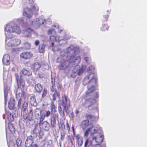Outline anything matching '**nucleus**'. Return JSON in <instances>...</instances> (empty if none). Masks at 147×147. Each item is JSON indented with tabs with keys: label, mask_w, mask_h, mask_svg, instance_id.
<instances>
[{
	"label": "nucleus",
	"mask_w": 147,
	"mask_h": 147,
	"mask_svg": "<svg viewBox=\"0 0 147 147\" xmlns=\"http://www.w3.org/2000/svg\"><path fill=\"white\" fill-rule=\"evenodd\" d=\"M32 21L34 22V27L37 26H39L43 24L45 22V19L41 18H39L36 21L34 20Z\"/></svg>",
	"instance_id": "19"
},
{
	"label": "nucleus",
	"mask_w": 147,
	"mask_h": 147,
	"mask_svg": "<svg viewBox=\"0 0 147 147\" xmlns=\"http://www.w3.org/2000/svg\"><path fill=\"white\" fill-rule=\"evenodd\" d=\"M40 42L39 40H36L34 44L36 46H38Z\"/></svg>",
	"instance_id": "53"
},
{
	"label": "nucleus",
	"mask_w": 147,
	"mask_h": 147,
	"mask_svg": "<svg viewBox=\"0 0 147 147\" xmlns=\"http://www.w3.org/2000/svg\"><path fill=\"white\" fill-rule=\"evenodd\" d=\"M78 69L74 68L72 70V72L71 75V76L73 78H75L77 75Z\"/></svg>",
	"instance_id": "33"
},
{
	"label": "nucleus",
	"mask_w": 147,
	"mask_h": 147,
	"mask_svg": "<svg viewBox=\"0 0 147 147\" xmlns=\"http://www.w3.org/2000/svg\"><path fill=\"white\" fill-rule=\"evenodd\" d=\"M15 76L18 85L16 91V97H20V95L22 94L24 96L26 94L24 91V89L25 88V82L21 76L19 78L18 74H16Z\"/></svg>",
	"instance_id": "2"
},
{
	"label": "nucleus",
	"mask_w": 147,
	"mask_h": 147,
	"mask_svg": "<svg viewBox=\"0 0 147 147\" xmlns=\"http://www.w3.org/2000/svg\"><path fill=\"white\" fill-rule=\"evenodd\" d=\"M33 117V111L30 110L29 113L24 115L23 118L24 120H26V122L30 121L32 119Z\"/></svg>",
	"instance_id": "14"
},
{
	"label": "nucleus",
	"mask_w": 147,
	"mask_h": 147,
	"mask_svg": "<svg viewBox=\"0 0 147 147\" xmlns=\"http://www.w3.org/2000/svg\"><path fill=\"white\" fill-rule=\"evenodd\" d=\"M17 22L19 25H21L25 26V25L26 23L28 22H26L25 23H24L23 19L22 18H19L17 20Z\"/></svg>",
	"instance_id": "36"
},
{
	"label": "nucleus",
	"mask_w": 147,
	"mask_h": 147,
	"mask_svg": "<svg viewBox=\"0 0 147 147\" xmlns=\"http://www.w3.org/2000/svg\"><path fill=\"white\" fill-rule=\"evenodd\" d=\"M66 128L69 131H70V128L69 124L68 122H67L66 123Z\"/></svg>",
	"instance_id": "52"
},
{
	"label": "nucleus",
	"mask_w": 147,
	"mask_h": 147,
	"mask_svg": "<svg viewBox=\"0 0 147 147\" xmlns=\"http://www.w3.org/2000/svg\"><path fill=\"white\" fill-rule=\"evenodd\" d=\"M97 98H96L95 99V100H92V101L91 102L90 101H85L86 102H89V103L91 104V105H89L88 107V109L89 110H93L94 109V107L93 106V105H92V104L96 102V99ZM85 101H86V100H85Z\"/></svg>",
	"instance_id": "31"
},
{
	"label": "nucleus",
	"mask_w": 147,
	"mask_h": 147,
	"mask_svg": "<svg viewBox=\"0 0 147 147\" xmlns=\"http://www.w3.org/2000/svg\"><path fill=\"white\" fill-rule=\"evenodd\" d=\"M109 27L107 25L104 24L102 25V26L101 28V30L102 32H105L108 30Z\"/></svg>",
	"instance_id": "38"
},
{
	"label": "nucleus",
	"mask_w": 147,
	"mask_h": 147,
	"mask_svg": "<svg viewBox=\"0 0 147 147\" xmlns=\"http://www.w3.org/2000/svg\"><path fill=\"white\" fill-rule=\"evenodd\" d=\"M93 140H92V138H90L89 136V138L86 140L85 143V147H86L88 145V146L91 145L92 144Z\"/></svg>",
	"instance_id": "29"
},
{
	"label": "nucleus",
	"mask_w": 147,
	"mask_h": 147,
	"mask_svg": "<svg viewBox=\"0 0 147 147\" xmlns=\"http://www.w3.org/2000/svg\"><path fill=\"white\" fill-rule=\"evenodd\" d=\"M52 86L51 88V91L52 92V96L53 97V100L55 101L56 100L57 96L59 97L60 96V93H58L55 88V82H53L52 80L51 81Z\"/></svg>",
	"instance_id": "7"
},
{
	"label": "nucleus",
	"mask_w": 147,
	"mask_h": 147,
	"mask_svg": "<svg viewBox=\"0 0 147 147\" xmlns=\"http://www.w3.org/2000/svg\"><path fill=\"white\" fill-rule=\"evenodd\" d=\"M48 34L49 35H51L50 40L51 42H55L57 41L59 42L62 39L60 36H55L56 32L54 29H50L48 31Z\"/></svg>",
	"instance_id": "6"
},
{
	"label": "nucleus",
	"mask_w": 147,
	"mask_h": 147,
	"mask_svg": "<svg viewBox=\"0 0 147 147\" xmlns=\"http://www.w3.org/2000/svg\"><path fill=\"white\" fill-rule=\"evenodd\" d=\"M5 113L7 116V117H9V116H10V115H11V112H9L8 111H7L6 110H5Z\"/></svg>",
	"instance_id": "48"
},
{
	"label": "nucleus",
	"mask_w": 147,
	"mask_h": 147,
	"mask_svg": "<svg viewBox=\"0 0 147 147\" xmlns=\"http://www.w3.org/2000/svg\"><path fill=\"white\" fill-rule=\"evenodd\" d=\"M42 111V110H41L39 108H36L34 112V114L35 116H38L39 115V113H40V114Z\"/></svg>",
	"instance_id": "42"
},
{
	"label": "nucleus",
	"mask_w": 147,
	"mask_h": 147,
	"mask_svg": "<svg viewBox=\"0 0 147 147\" xmlns=\"http://www.w3.org/2000/svg\"><path fill=\"white\" fill-rule=\"evenodd\" d=\"M62 57H63L61 56V57H58V58L57 59V62H59V61H58V60H59V59H60V58H61H61H62Z\"/></svg>",
	"instance_id": "56"
},
{
	"label": "nucleus",
	"mask_w": 147,
	"mask_h": 147,
	"mask_svg": "<svg viewBox=\"0 0 147 147\" xmlns=\"http://www.w3.org/2000/svg\"><path fill=\"white\" fill-rule=\"evenodd\" d=\"M58 112L60 114H61L62 112V108L60 105L58 106Z\"/></svg>",
	"instance_id": "50"
},
{
	"label": "nucleus",
	"mask_w": 147,
	"mask_h": 147,
	"mask_svg": "<svg viewBox=\"0 0 147 147\" xmlns=\"http://www.w3.org/2000/svg\"><path fill=\"white\" fill-rule=\"evenodd\" d=\"M21 43V40L18 38L15 39L10 40L7 44L9 47L16 46L19 45Z\"/></svg>",
	"instance_id": "11"
},
{
	"label": "nucleus",
	"mask_w": 147,
	"mask_h": 147,
	"mask_svg": "<svg viewBox=\"0 0 147 147\" xmlns=\"http://www.w3.org/2000/svg\"><path fill=\"white\" fill-rule=\"evenodd\" d=\"M39 119V126L40 128L43 130L48 131L49 129L50 125L49 122L47 121H41L40 118Z\"/></svg>",
	"instance_id": "9"
},
{
	"label": "nucleus",
	"mask_w": 147,
	"mask_h": 147,
	"mask_svg": "<svg viewBox=\"0 0 147 147\" xmlns=\"http://www.w3.org/2000/svg\"><path fill=\"white\" fill-rule=\"evenodd\" d=\"M83 143V139L82 138H81L80 140L78 141V145L79 146H81L82 145Z\"/></svg>",
	"instance_id": "47"
},
{
	"label": "nucleus",
	"mask_w": 147,
	"mask_h": 147,
	"mask_svg": "<svg viewBox=\"0 0 147 147\" xmlns=\"http://www.w3.org/2000/svg\"><path fill=\"white\" fill-rule=\"evenodd\" d=\"M7 119L9 121V122H12L14 120L13 115H11L7 117Z\"/></svg>",
	"instance_id": "44"
},
{
	"label": "nucleus",
	"mask_w": 147,
	"mask_h": 147,
	"mask_svg": "<svg viewBox=\"0 0 147 147\" xmlns=\"http://www.w3.org/2000/svg\"><path fill=\"white\" fill-rule=\"evenodd\" d=\"M76 138L78 140H78H79L80 137H79V135H77L76 136Z\"/></svg>",
	"instance_id": "58"
},
{
	"label": "nucleus",
	"mask_w": 147,
	"mask_h": 147,
	"mask_svg": "<svg viewBox=\"0 0 147 147\" xmlns=\"http://www.w3.org/2000/svg\"><path fill=\"white\" fill-rule=\"evenodd\" d=\"M73 130V135H69L68 136V138L69 139V140L70 141L71 143V144L72 145L74 144V138L75 137V132L74 131V127L73 126L72 127Z\"/></svg>",
	"instance_id": "24"
},
{
	"label": "nucleus",
	"mask_w": 147,
	"mask_h": 147,
	"mask_svg": "<svg viewBox=\"0 0 147 147\" xmlns=\"http://www.w3.org/2000/svg\"><path fill=\"white\" fill-rule=\"evenodd\" d=\"M85 103H82V106H84L85 105Z\"/></svg>",
	"instance_id": "64"
},
{
	"label": "nucleus",
	"mask_w": 147,
	"mask_h": 147,
	"mask_svg": "<svg viewBox=\"0 0 147 147\" xmlns=\"http://www.w3.org/2000/svg\"><path fill=\"white\" fill-rule=\"evenodd\" d=\"M94 116L91 114H86L85 115V118L87 119H92Z\"/></svg>",
	"instance_id": "45"
},
{
	"label": "nucleus",
	"mask_w": 147,
	"mask_h": 147,
	"mask_svg": "<svg viewBox=\"0 0 147 147\" xmlns=\"http://www.w3.org/2000/svg\"><path fill=\"white\" fill-rule=\"evenodd\" d=\"M9 91V90L7 87L5 88L4 89V104L5 105H6L7 100L8 93Z\"/></svg>",
	"instance_id": "23"
},
{
	"label": "nucleus",
	"mask_w": 147,
	"mask_h": 147,
	"mask_svg": "<svg viewBox=\"0 0 147 147\" xmlns=\"http://www.w3.org/2000/svg\"><path fill=\"white\" fill-rule=\"evenodd\" d=\"M70 63L68 60H65L58 66V68L61 70H65L68 67Z\"/></svg>",
	"instance_id": "12"
},
{
	"label": "nucleus",
	"mask_w": 147,
	"mask_h": 147,
	"mask_svg": "<svg viewBox=\"0 0 147 147\" xmlns=\"http://www.w3.org/2000/svg\"><path fill=\"white\" fill-rule=\"evenodd\" d=\"M28 103L26 102H24L23 105H22L21 111H22L24 112L26 111L28 107Z\"/></svg>",
	"instance_id": "32"
},
{
	"label": "nucleus",
	"mask_w": 147,
	"mask_h": 147,
	"mask_svg": "<svg viewBox=\"0 0 147 147\" xmlns=\"http://www.w3.org/2000/svg\"><path fill=\"white\" fill-rule=\"evenodd\" d=\"M97 80L94 76V75L90 74L85 77L83 81L82 84L85 86L87 85V90L86 91L84 98L86 101H91L95 100V99L98 97L97 92H93L95 90L94 85L96 84Z\"/></svg>",
	"instance_id": "1"
},
{
	"label": "nucleus",
	"mask_w": 147,
	"mask_h": 147,
	"mask_svg": "<svg viewBox=\"0 0 147 147\" xmlns=\"http://www.w3.org/2000/svg\"><path fill=\"white\" fill-rule=\"evenodd\" d=\"M65 100H62L61 105L63 107L64 109L67 111L68 109V107L67 105V98L66 96H65Z\"/></svg>",
	"instance_id": "21"
},
{
	"label": "nucleus",
	"mask_w": 147,
	"mask_h": 147,
	"mask_svg": "<svg viewBox=\"0 0 147 147\" xmlns=\"http://www.w3.org/2000/svg\"><path fill=\"white\" fill-rule=\"evenodd\" d=\"M30 101L31 105L34 106L35 104H36V100L35 95H33L31 97Z\"/></svg>",
	"instance_id": "34"
},
{
	"label": "nucleus",
	"mask_w": 147,
	"mask_h": 147,
	"mask_svg": "<svg viewBox=\"0 0 147 147\" xmlns=\"http://www.w3.org/2000/svg\"><path fill=\"white\" fill-rule=\"evenodd\" d=\"M48 93V91L47 89L46 88H44L43 90L42 98H43L45 97L47 95Z\"/></svg>",
	"instance_id": "41"
},
{
	"label": "nucleus",
	"mask_w": 147,
	"mask_h": 147,
	"mask_svg": "<svg viewBox=\"0 0 147 147\" xmlns=\"http://www.w3.org/2000/svg\"><path fill=\"white\" fill-rule=\"evenodd\" d=\"M79 113V111L78 110H76L75 111V113L76 114H78Z\"/></svg>",
	"instance_id": "59"
},
{
	"label": "nucleus",
	"mask_w": 147,
	"mask_h": 147,
	"mask_svg": "<svg viewBox=\"0 0 147 147\" xmlns=\"http://www.w3.org/2000/svg\"><path fill=\"white\" fill-rule=\"evenodd\" d=\"M15 101L13 99H10L8 102V107L10 110H12L14 108Z\"/></svg>",
	"instance_id": "26"
},
{
	"label": "nucleus",
	"mask_w": 147,
	"mask_h": 147,
	"mask_svg": "<svg viewBox=\"0 0 147 147\" xmlns=\"http://www.w3.org/2000/svg\"><path fill=\"white\" fill-rule=\"evenodd\" d=\"M90 123L88 119L82 121L80 124V125L83 129H85L89 126Z\"/></svg>",
	"instance_id": "20"
},
{
	"label": "nucleus",
	"mask_w": 147,
	"mask_h": 147,
	"mask_svg": "<svg viewBox=\"0 0 147 147\" xmlns=\"http://www.w3.org/2000/svg\"><path fill=\"white\" fill-rule=\"evenodd\" d=\"M22 73L24 76L26 77L30 76L32 74L31 70L25 67L22 69Z\"/></svg>",
	"instance_id": "15"
},
{
	"label": "nucleus",
	"mask_w": 147,
	"mask_h": 147,
	"mask_svg": "<svg viewBox=\"0 0 147 147\" xmlns=\"http://www.w3.org/2000/svg\"><path fill=\"white\" fill-rule=\"evenodd\" d=\"M34 22L30 20L25 25V29L23 31L24 36L26 37H30L31 33L34 31L33 28L34 27Z\"/></svg>",
	"instance_id": "4"
},
{
	"label": "nucleus",
	"mask_w": 147,
	"mask_h": 147,
	"mask_svg": "<svg viewBox=\"0 0 147 147\" xmlns=\"http://www.w3.org/2000/svg\"><path fill=\"white\" fill-rule=\"evenodd\" d=\"M66 135V132L64 130H62L61 132V137L60 139L61 140H64Z\"/></svg>",
	"instance_id": "40"
},
{
	"label": "nucleus",
	"mask_w": 147,
	"mask_h": 147,
	"mask_svg": "<svg viewBox=\"0 0 147 147\" xmlns=\"http://www.w3.org/2000/svg\"><path fill=\"white\" fill-rule=\"evenodd\" d=\"M25 45L26 49H29L30 47V45L28 42L25 43Z\"/></svg>",
	"instance_id": "51"
},
{
	"label": "nucleus",
	"mask_w": 147,
	"mask_h": 147,
	"mask_svg": "<svg viewBox=\"0 0 147 147\" xmlns=\"http://www.w3.org/2000/svg\"><path fill=\"white\" fill-rule=\"evenodd\" d=\"M8 125L9 129L10 132L12 133H14L15 131V129L13 124L10 122H9Z\"/></svg>",
	"instance_id": "27"
},
{
	"label": "nucleus",
	"mask_w": 147,
	"mask_h": 147,
	"mask_svg": "<svg viewBox=\"0 0 147 147\" xmlns=\"http://www.w3.org/2000/svg\"><path fill=\"white\" fill-rule=\"evenodd\" d=\"M54 42H51V44H52V47L53 46V45H54Z\"/></svg>",
	"instance_id": "63"
},
{
	"label": "nucleus",
	"mask_w": 147,
	"mask_h": 147,
	"mask_svg": "<svg viewBox=\"0 0 147 147\" xmlns=\"http://www.w3.org/2000/svg\"><path fill=\"white\" fill-rule=\"evenodd\" d=\"M109 17V15L107 14L103 15L101 19L102 22L103 23L106 22L108 20Z\"/></svg>",
	"instance_id": "35"
},
{
	"label": "nucleus",
	"mask_w": 147,
	"mask_h": 147,
	"mask_svg": "<svg viewBox=\"0 0 147 147\" xmlns=\"http://www.w3.org/2000/svg\"><path fill=\"white\" fill-rule=\"evenodd\" d=\"M65 37V38L66 39V40H67V39H69L70 38V36H68V37H67V38H66V37Z\"/></svg>",
	"instance_id": "57"
},
{
	"label": "nucleus",
	"mask_w": 147,
	"mask_h": 147,
	"mask_svg": "<svg viewBox=\"0 0 147 147\" xmlns=\"http://www.w3.org/2000/svg\"><path fill=\"white\" fill-rule=\"evenodd\" d=\"M33 142V138L32 136H28L25 142L26 147H32V144Z\"/></svg>",
	"instance_id": "16"
},
{
	"label": "nucleus",
	"mask_w": 147,
	"mask_h": 147,
	"mask_svg": "<svg viewBox=\"0 0 147 147\" xmlns=\"http://www.w3.org/2000/svg\"><path fill=\"white\" fill-rule=\"evenodd\" d=\"M58 127L60 130H64L65 129V127L64 123L63 120L60 121L59 123L58 124Z\"/></svg>",
	"instance_id": "28"
},
{
	"label": "nucleus",
	"mask_w": 147,
	"mask_h": 147,
	"mask_svg": "<svg viewBox=\"0 0 147 147\" xmlns=\"http://www.w3.org/2000/svg\"><path fill=\"white\" fill-rule=\"evenodd\" d=\"M34 89L36 92L40 93L42 90V86L40 84L38 83L35 84L34 87Z\"/></svg>",
	"instance_id": "22"
},
{
	"label": "nucleus",
	"mask_w": 147,
	"mask_h": 147,
	"mask_svg": "<svg viewBox=\"0 0 147 147\" xmlns=\"http://www.w3.org/2000/svg\"><path fill=\"white\" fill-rule=\"evenodd\" d=\"M63 31V30H59L58 31V32L59 33H61V32L62 31Z\"/></svg>",
	"instance_id": "61"
},
{
	"label": "nucleus",
	"mask_w": 147,
	"mask_h": 147,
	"mask_svg": "<svg viewBox=\"0 0 147 147\" xmlns=\"http://www.w3.org/2000/svg\"><path fill=\"white\" fill-rule=\"evenodd\" d=\"M51 111L52 112L53 111L54 112L56 111L57 107L56 106L53 102H52L51 105Z\"/></svg>",
	"instance_id": "39"
},
{
	"label": "nucleus",
	"mask_w": 147,
	"mask_h": 147,
	"mask_svg": "<svg viewBox=\"0 0 147 147\" xmlns=\"http://www.w3.org/2000/svg\"><path fill=\"white\" fill-rule=\"evenodd\" d=\"M5 29L7 32L10 33L15 32L19 34L21 32L19 27L16 24H14L13 26L7 25L5 27Z\"/></svg>",
	"instance_id": "5"
},
{
	"label": "nucleus",
	"mask_w": 147,
	"mask_h": 147,
	"mask_svg": "<svg viewBox=\"0 0 147 147\" xmlns=\"http://www.w3.org/2000/svg\"><path fill=\"white\" fill-rule=\"evenodd\" d=\"M92 126L87 128V129L85 132L84 134V137H87L88 136L89 132H90L91 130L92 129Z\"/></svg>",
	"instance_id": "37"
},
{
	"label": "nucleus",
	"mask_w": 147,
	"mask_h": 147,
	"mask_svg": "<svg viewBox=\"0 0 147 147\" xmlns=\"http://www.w3.org/2000/svg\"><path fill=\"white\" fill-rule=\"evenodd\" d=\"M10 57L8 54L4 55L2 61L3 63L6 65H8L10 64Z\"/></svg>",
	"instance_id": "18"
},
{
	"label": "nucleus",
	"mask_w": 147,
	"mask_h": 147,
	"mask_svg": "<svg viewBox=\"0 0 147 147\" xmlns=\"http://www.w3.org/2000/svg\"><path fill=\"white\" fill-rule=\"evenodd\" d=\"M50 124L52 127L53 128L56 123L55 117L54 115H53L50 118Z\"/></svg>",
	"instance_id": "30"
},
{
	"label": "nucleus",
	"mask_w": 147,
	"mask_h": 147,
	"mask_svg": "<svg viewBox=\"0 0 147 147\" xmlns=\"http://www.w3.org/2000/svg\"><path fill=\"white\" fill-rule=\"evenodd\" d=\"M15 112L16 113V114L15 115V117L18 116V114L17 111H15Z\"/></svg>",
	"instance_id": "60"
},
{
	"label": "nucleus",
	"mask_w": 147,
	"mask_h": 147,
	"mask_svg": "<svg viewBox=\"0 0 147 147\" xmlns=\"http://www.w3.org/2000/svg\"><path fill=\"white\" fill-rule=\"evenodd\" d=\"M21 102H22V99L21 98H20L18 100V107H20V106L21 104Z\"/></svg>",
	"instance_id": "49"
},
{
	"label": "nucleus",
	"mask_w": 147,
	"mask_h": 147,
	"mask_svg": "<svg viewBox=\"0 0 147 147\" xmlns=\"http://www.w3.org/2000/svg\"><path fill=\"white\" fill-rule=\"evenodd\" d=\"M45 45L44 44H41L39 45L38 51L40 53H44L45 51Z\"/></svg>",
	"instance_id": "25"
},
{
	"label": "nucleus",
	"mask_w": 147,
	"mask_h": 147,
	"mask_svg": "<svg viewBox=\"0 0 147 147\" xmlns=\"http://www.w3.org/2000/svg\"><path fill=\"white\" fill-rule=\"evenodd\" d=\"M34 147H38V145L36 144H34Z\"/></svg>",
	"instance_id": "62"
},
{
	"label": "nucleus",
	"mask_w": 147,
	"mask_h": 147,
	"mask_svg": "<svg viewBox=\"0 0 147 147\" xmlns=\"http://www.w3.org/2000/svg\"><path fill=\"white\" fill-rule=\"evenodd\" d=\"M33 56L32 53L30 52L25 51L21 53L20 55L21 60H26L32 58Z\"/></svg>",
	"instance_id": "8"
},
{
	"label": "nucleus",
	"mask_w": 147,
	"mask_h": 147,
	"mask_svg": "<svg viewBox=\"0 0 147 147\" xmlns=\"http://www.w3.org/2000/svg\"><path fill=\"white\" fill-rule=\"evenodd\" d=\"M29 3L30 4H33L34 1V0H28Z\"/></svg>",
	"instance_id": "55"
},
{
	"label": "nucleus",
	"mask_w": 147,
	"mask_h": 147,
	"mask_svg": "<svg viewBox=\"0 0 147 147\" xmlns=\"http://www.w3.org/2000/svg\"><path fill=\"white\" fill-rule=\"evenodd\" d=\"M32 9L33 11L35 12H37L38 10V7L35 4L32 7Z\"/></svg>",
	"instance_id": "43"
},
{
	"label": "nucleus",
	"mask_w": 147,
	"mask_h": 147,
	"mask_svg": "<svg viewBox=\"0 0 147 147\" xmlns=\"http://www.w3.org/2000/svg\"><path fill=\"white\" fill-rule=\"evenodd\" d=\"M40 67L41 65L39 63L35 62L32 65L31 68L34 72H36L40 69Z\"/></svg>",
	"instance_id": "17"
},
{
	"label": "nucleus",
	"mask_w": 147,
	"mask_h": 147,
	"mask_svg": "<svg viewBox=\"0 0 147 147\" xmlns=\"http://www.w3.org/2000/svg\"><path fill=\"white\" fill-rule=\"evenodd\" d=\"M94 132H91L90 134V138H92V140H95L97 144L93 146V147H101L100 144L101 143L103 140V135H97V131L95 129H94Z\"/></svg>",
	"instance_id": "3"
},
{
	"label": "nucleus",
	"mask_w": 147,
	"mask_h": 147,
	"mask_svg": "<svg viewBox=\"0 0 147 147\" xmlns=\"http://www.w3.org/2000/svg\"><path fill=\"white\" fill-rule=\"evenodd\" d=\"M70 117L72 119H74V115L73 112H72L70 114Z\"/></svg>",
	"instance_id": "54"
},
{
	"label": "nucleus",
	"mask_w": 147,
	"mask_h": 147,
	"mask_svg": "<svg viewBox=\"0 0 147 147\" xmlns=\"http://www.w3.org/2000/svg\"><path fill=\"white\" fill-rule=\"evenodd\" d=\"M83 71L82 68H80L79 69H78L77 75H80L81 74L83 73Z\"/></svg>",
	"instance_id": "46"
},
{
	"label": "nucleus",
	"mask_w": 147,
	"mask_h": 147,
	"mask_svg": "<svg viewBox=\"0 0 147 147\" xmlns=\"http://www.w3.org/2000/svg\"><path fill=\"white\" fill-rule=\"evenodd\" d=\"M51 114V112L49 110H42L39 118H40V120H44L45 117H48Z\"/></svg>",
	"instance_id": "13"
},
{
	"label": "nucleus",
	"mask_w": 147,
	"mask_h": 147,
	"mask_svg": "<svg viewBox=\"0 0 147 147\" xmlns=\"http://www.w3.org/2000/svg\"><path fill=\"white\" fill-rule=\"evenodd\" d=\"M23 13L24 16L29 18H31L33 15L32 10L27 7H26L24 9Z\"/></svg>",
	"instance_id": "10"
}]
</instances>
